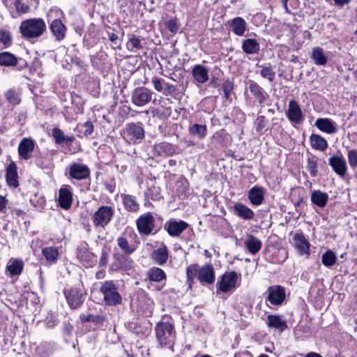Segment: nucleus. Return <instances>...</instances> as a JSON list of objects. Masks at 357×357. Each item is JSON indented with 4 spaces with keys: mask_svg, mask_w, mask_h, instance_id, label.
Returning <instances> with one entry per match:
<instances>
[{
    "mask_svg": "<svg viewBox=\"0 0 357 357\" xmlns=\"http://www.w3.org/2000/svg\"><path fill=\"white\" fill-rule=\"evenodd\" d=\"M187 279L192 284L197 278L202 284H211L215 281V271L211 264L199 267L197 264H191L186 268Z\"/></svg>",
    "mask_w": 357,
    "mask_h": 357,
    "instance_id": "1",
    "label": "nucleus"
},
{
    "mask_svg": "<svg viewBox=\"0 0 357 357\" xmlns=\"http://www.w3.org/2000/svg\"><path fill=\"white\" fill-rule=\"evenodd\" d=\"M46 29L43 19L34 17L23 20L20 23L19 31L23 38L30 40L40 38L45 32Z\"/></svg>",
    "mask_w": 357,
    "mask_h": 357,
    "instance_id": "2",
    "label": "nucleus"
},
{
    "mask_svg": "<svg viewBox=\"0 0 357 357\" xmlns=\"http://www.w3.org/2000/svg\"><path fill=\"white\" fill-rule=\"evenodd\" d=\"M157 340L160 345H169L175 340L174 325L168 321L158 323L155 328Z\"/></svg>",
    "mask_w": 357,
    "mask_h": 357,
    "instance_id": "3",
    "label": "nucleus"
},
{
    "mask_svg": "<svg viewBox=\"0 0 357 357\" xmlns=\"http://www.w3.org/2000/svg\"><path fill=\"white\" fill-rule=\"evenodd\" d=\"M100 292L103 295V301L106 305L115 306L121 303V296L113 281L108 280L103 282L100 287Z\"/></svg>",
    "mask_w": 357,
    "mask_h": 357,
    "instance_id": "4",
    "label": "nucleus"
},
{
    "mask_svg": "<svg viewBox=\"0 0 357 357\" xmlns=\"http://www.w3.org/2000/svg\"><path fill=\"white\" fill-rule=\"evenodd\" d=\"M114 210L109 206H100L92 215V222L96 227L105 228L111 221Z\"/></svg>",
    "mask_w": 357,
    "mask_h": 357,
    "instance_id": "5",
    "label": "nucleus"
},
{
    "mask_svg": "<svg viewBox=\"0 0 357 357\" xmlns=\"http://www.w3.org/2000/svg\"><path fill=\"white\" fill-rule=\"evenodd\" d=\"M136 225L140 234L148 236L155 227V218L150 212L142 214L137 219Z\"/></svg>",
    "mask_w": 357,
    "mask_h": 357,
    "instance_id": "6",
    "label": "nucleus"
},
{
    "mask_svg": "<svg viewBox=\"0 0 357 357\" xmlns=\"http://www.w3.org/2000/svg\"><path fill=\"white\" fill-rule=\"evenodd\" d=\"M153 93L146 87L139 86L135 88L131 96L132 102L137 107H143L152 99Z\"/></svg>",
    "mask_w": 357,
    "mask_h": 357,
    "instance_id": "7",
    "label": "nucleus"
},
{
    "mask_svg": "<svg viewBox=\"0 0 357 357\" xmlns=\"http://www.w3.org/2000/svg\"><path fill=\"white\" fill-rule=\"evenodd\" d=\"M238 280L236 272L229 271L225 273L216 284L217 291L227 292L234 289Z\"/></svg>",
    "mask_w": 357,
    "mask_h": 357,
    "instance_id": "8",
    "label": "nucleus"
},
{
    "mask_svg": "<svg viewBox=\"0 0 357 357\" xmlns=\"http://www.w3.org/2000/svg\"><path fill=\"white\" fill-rule=\"evenodd\" d=\"M123 133L125 139L132 142L144 137V130L142 127V123L140 122L128 123Z\"/></svg>",
    "mask_w": 357,
    "mask_h": 357,
    "instance_id": "9",
    "label": "nucleus"
},
{
    "mask_svg": "<svg viewBox=\"0 0 357 357\" xmlns=\"http://www.w3.org/2000/svg\"><path fill=\"white\" fill-rule=\"evenodd\" d=\"M266 301L273 305H280L285 299L286 294L284 287L280 285H273L266 291Z\"/></svg>",
    "mask_w": 357,
    "mask_h": 357,
    "instance_id": "10",
    "label": "nucleus"
},
{
    "mask_svg": "<svg viewBox=\"0 0 357 357\" xmlns=\"http://www.w3.org/2000/svg\"><path fill=\"white\" fill-rule=\"evenodd\" d=\"M287 116L290 122L295 124H300L303 121V112L296 100H291L289 102Z\"/></svg>",
    "mask_w": 357,
    "mask_h": 357,
    "instance_id": "11",
    "label": "nucleus"
},
{
    "mask_svg": "<svg viewBox=\"0 0 357 357\" xmlns=\"http://www.w3.org/2000/svg\"><path fill=\"white\" fill-rule=\"evenodd\" d=\"M50 30L57 42H61L66 36L67 27L60 19H55L50 22Z\"/></svg>",
    "mask_w": 357,
    "mask_h": 357,
    "instance_id": "12",
    "label": "nucleus"
},
{
    "mask_svg": "<svg viewBox=\"0 0 357 357\" xmlns=\"http://www.w3.org/2000/svg\"><path fill=\"white\" fill-rule=\"evenodd\" d=\"M64 294L68 303L71 308L75 309L78 307L83 302V294L79 288H71L65 291Z\"/></svg>",
    "mask_w": 357,
    "mask_h": 357,
    "instance_id": "13",
    "label": "nucleus"
},
{
    "mask_svg": "<svg viewBox=\"0 0 357 357\" xmlns=\"http://www.w3.org/2000/svg\"><path fill=\"white\" fill-rule=\"evenodd\" d=\"M59 206L63 209H69L73 202L72 188L69 185H63L59 189Z\"/></svg>",
    "mask_w": 357,
    "mask_h": 357,
    "instance_id": "14",
    "label": "nucleus"
},
{
    "mask_svg": "<svg viewBox=\"0 0 357 357\" xmlns=\"http://www.w3.org/2000/svg\"><path fill=\"white\" fill-rule=\"evenodd\" d=\"M35 147V142L29 138L22 139L18 146V153L21 158L29 160L32 156V153Z\"/></svg>",
    "mask_w": 357,
    "mask_h": 357,
    "instance_id": "15",
    "label": "nucleus"
},
{
    "mask_svg": "<svg viewBox=\"0 0 357 357\" xmlns=\"http://www.w3.org/2000/svg\"><path fill=\"white\" fill-rule=\"evenodd\" d=\"M188 227V224L183 220L171 219L165 224V228L171 236H178Z\"/></svg>",
    "mask_w": 357,
    "mask_h": 357,
    "instance_id": "16",
    "label": "nucleus"
},
{
    "mask_svg": "<svg viewBox=\"0 0 357 357\" xmlns=\"http://www.w3.org/2000/svg\"><path fill=\"white\" fill-rule=\"evenodd\" d=\"M69 175L74 179L83 180L89 177L90 170L85 165L74 163L70 167Z\"/></svg>",
    "mask_w": 357,
    "mask_h": 357,
    "instance_id": "17",
    "label": "nucleus"
},
{
    "mask_svg": "<svg viewBox=\"0 0 357 357\" xmlns=\"http://www.w3.org/2000/svg\"><path fill=\"white\" fill-rule=\"evenodd\" d=\"M329 165L340 176L343 177L345 176L347 166L346 160L342 156L334 155L330 158Z\"/></svg>",
    "mask_w": 357,
    "mask_h": 357,
    "instance_id": "18",
    "label": "nucleus"
},
{
    "mask_svg": "<svg viewBox=\"0 0 357 357\" xmlns=\"http://www.w3.org/2000/svg\"><path fill=\"white\" fill-rule=\"evenodd\" d=\"M234 215L245 220H252L255 217L254 211L241 202H236L233 206Z\"/></svg>",
    "mask_w": 357,
    "mask_h": 357,
    "instance_id": "19",
    "label": "nucleus"
},
{
    "mask_svg": "<svg viewBox=\"0 0 357 357\" xmlns=\"http://www.w3.org/2000/svg\"><path fill=\"white\" fill-rule=\"evenodd\" d=\"M315 126L321 132L327 134H333L337 132V129L334 122L328 118L317 119L315 122Z\"/></svg>",
    "mask_w": 357,
    "mask_h": 357,
    "instance_id": "20",
    "label": "nucleus"
},
{
    "mask_svg": "<svg viewBox=\"0 0 357 357\" xmlns=\"http://www.w3.org/2000/svg\"><path fill=\"white\" fill-rule=\"evenodd\" d=\"M192 75L195 82L200 84L208 80V71L207 68L200 64L194 66L192 68Z\"/></svg>",
    "mask_w": 357,
    "mask_h": 357,
    "instance_id": "21",
    "label": "nucleus"
},
{
    "mask_svg": "<svg viewBox=\"0 0 357 357\" xmlns=\"http://www.w3.org/2000/svg\"><path fill=\"white\" fill-rule=\"evenodd\" d=\"M15 162H11L6 167V181L9 186L17 188L19 185L18 174Z\"/></svg>",
    "mask_w": 357,
    "mask_h": 357,
    "instance_id": "22",
    "label": "nucleus"
},
{
    "mask_svg": "<svg viewBox=\"0 0 357 357\" xmlns=\"http://www.w3.org/2000/svg\"><path fill=\"white\" fill-rule=\"evenodd\" d=\"M153 150L157 155L162 156H171L176 152L174 146L165 142L155 144Z\"/></svg>",
    "mask_w": 357,
    "mask_h": 357,
    "instance_id": "23",
    "label": "nucleus"
},
{
    "mask_svg": "<svg viewBox=\"0 0 357 357\" xmlns=\"http://www.w3.org/2000/svg\"><path fill=\"white\" fill-rule=\"evenodd\" d=\"M264 190L263 188L254 186L248 191V199L252 204L259 206L264 201Z\"/></svg>",
    "mask_w": 357,
    "mask_h": 357,
    "instance_id": "24",
    "label": "nucleus"
},
{
    "mask_svg": "<svg viewBox=\"0 0 357 357\" xmlns=\"http://www.w3.org/2000/svg\"><path fill=\"white\" fill-rule=\"evenodd\" d=\"M266 324L269 328L283 331L287 328V322L282 319L280 316L276 314H270L267 316Z\"/></svg>",
    "mask_w": 357,
    "mask_h": 357,
    "instance_id": "25",
    "label": "nucleus"
},
{
    "mask_svg": "<svg viewBox=\"0 0 357 357\" xmlns=\"http://www.w3.org/2000/svg\"><path fill=\"white\" fill-rule=\"evenodd\" d=\"M293 240L296 248L301 255L309 254L310 244L303 234H296Z\"/></svg>",
    "mask_w": 357,
    "mask_h": 357,
    "instance_id": "26",
    "label": "nucleus"
},
{
    "mask_svg": "<svg viewBox=\"0 0 357 357\" xmlns=\"http://www.w3.org/2000/svg\"><path fill=\"white\" fill-rule=\"evenodd\" d=\"M231 27L233 33L238 36H243L246 30V22L245 20L241 17H236L228 22Z\"/></svg>",
    "mask_w": 357,
    "mask_h": 357,
    "instance_id": "27",
    "label": "nucleus"
},
{
    "mask_svg": "<svg viewBox=\"0 0 357 357\" xmlns=\"http://www.w3.org/2000/svg\"><path fill=\"white\" fill-rule=\"evenodd\" d=\"M311 59L317 66H325L328 62V56L324 50L320 47H313L311 53Z\"/></svg>",
    "mask_w": 357,
    "mask_h": 357,
    "instance_id": "28",
    "label": "nucleus"
},
{
    "mask_svg": "<svg viewBox=\"0 0 357 357\" xmlns=\"http://www.w3.org/2000/svg\"><path fill=\"white\" fill-rule=\"evenodd\" d=\"M244 245L250 254L255 255L260 250L262 243L256 236L249 235L248 238L245 240Z\"/></svg>",
    "mask_w": 357,
    "mask_h": 357,
    "instance_id": "29",
    "label": "nucleus"
},
{
    "mask_svg": "<svg viewBox=\"0 0 357 357\" xmlns=\"http://www.w3.org/2000/svg\"><path fill=\"white\" fill-rule=\"evenodd\" d=\"M328 200V195L321 190H314L311 195V201L316 206L324 208L326 206Z\"/></svg>",
    "mask_w": 357,
    "mask_h": 357,
    "instance_id": "30",
    "label": "nucleus"
},
{
    "mask_svg": "<svg viewBox=\"0 0 357 357\" xmlns=\"http://www.w3.org/2000/svg\"><path fill=\"white\" fill-rule=\"evenodd\" d=\"M242 50L247 54H255L259 51V44L257 40L248 38L243 42Z\"/></svg>",
    "mask_w": 357,
    "mask_h": 357,
    "instance_id": "31",
    "label": "nucleus"
},
{
    "mask_svg": "<svg viewBox=\"0 0 357 357\" xmlns=\"http://www.w3.org/2000/svg\"><path fill=\"white\" fill-rule=\"evenodd\" d=\"M310 142L312 149L319 151H324L328 146L326 140L319 135L312 134L310 137Z\"/></svg>",
    "mask_w": 357,
    "mask_h": 357,
    "instance_id": "32",
    "label": "nucleus"
},
{
    "mask_svg": "<svg viewBox=\"0 0 357 357\" xmlns=\"http://www.w3.org/2000/svg\"><path fill=\"white\" fill-rule=\"evenodd\" d=\"M125 208L130 212H137L139 209V205L134 196L130 195H121Z\"/></svg>",
    "mask_w": 357,
    "mask_h": 357,
    "instance_id": "33",
    "label": "nucleus"
},
{
    "mask_svg": "<svg viewBox=\"0 0 357 357\" xmlns=\"http://www.w3.org/2000/svg\"><path fill=\"white\" fill-rule=\"evenodd\" d=\"M17 57L8 52L0 53V66H15L17 64Z\"/></svg>",
    "mask_w": 357,
    "mask_h": 357,
    "instance_id": "34",
    "label": "nucleus"
},
{
    "mask_svg": "<svg viewBox=\"0 0 357 357\" xmlns=\"http://www.w3.org/2000/svg\"><path fill=\"white\" fill-rule=\"evenodd\" d=\"M147 276L149 280L158 282L166 280L167 278L164 271L158 267L150 268L147 273Z\"/></svg>",
    "mask_w": 357,
    "mask_h": 357,
    "instance_id": "35",
    "label": "nucleus"
},
{
    "mask_svg": "<svg viewBox=\"0 0 357 357\" xmlns=\"http://www.w3.org/2000/svg\"><path fill=\"white\" fill-rule=\"evenodd\" d=\"M189 133L199 139L204 138L207 134V129L205 125L193 124L189 127Z\"/></svg>",
    "mask_w": 357,
    "mask_h": 357,
    "instance_id": "36",
    "label": "nucleus"
},
{
    "mask_svg": "<svg viewBox=\"0 0 357 357\" xmlns=\"http://www.w3.org/2000/svg\"><path fill=\"white\" fill-rule=\"evenodd\" d=\"M152 257L158 264L162 265L165 264L168 258L167 248L163 246L154 250L152 253Z\"/></svg>",
    "mask_w": 357,
    "mask_h": 357,
    "instance_id": "37",
    "label": "nucleus"
},
{
    "mask_svg": "<svg viewBox=\"0 0 357 357\" xmlns=\"http://www.w3.org/2000/svg\"><path fill=\"white\" fill-rule=\"evenodd\" d=\"M126 47L132 52H137L138 50L143 48L141 39L135 35H129Z\"/></svg>",
    "mask_w": 357,
    "mask_h": 357,
    "instance_id": "38",
    "label": "nucleus"
},
{
    "mask_svg": "<svg viewBox=\"0 0 357 357\" xmlns=\"http://www.w3.org/2000/svg\"><path fill=\"white\" fill-rule=\"evenodd\" d=\"M251 93L255 96L259 103L264 102L266 98L263 89L257 83L252 82L249 86Z\"/></svg>",
    "mask_w": 357,
    "mask_h": 357,
    "instance_id": "39",
    "label": "nucleus"
},
{
    "mask_svg": "<svg viewBox=\"0 0 357 357\" xmlns=\"http://www.w3.org/2000/svg\"><path fill=\"white\" fill-rule=\"evenodd\" d=\"M42 253L49 262H55L59 257L57 248L53 246L44 248Z\"/></svg>",
    "mask_w": 357,
    "mask_h": 357,
    "instance_id": "40",
    "label": "nucleus"
},
{
    "mask_svg": "<svg viewBox=\"0 0 357 357\" xmlns=\"http://www.w3.org/2000/svg\"><path fill=\"white\" fill-rule=\"evenodd\" d=\"M337 260V257L332 250H327L321 257V262L326 267L333 266Z\"/></svg>",
    "mask_w": 357,
    "mask_h": 357,
    "instance_id": "41",
    "label": "nucleus"
},
{
    "mask_svg": "<svg viewBox=\"0 0 357 357\" xmlns=\"http://www.w3.org/2000/svg\"><path fill=\"white\" fill-rule=\"evenodd\" d=\"M23 269V262L22 260L15 259L8 266L7 270L11 275H20Z\"/></svg>",
    "mask_w": 357,
    "mask_h": 357,
    "instance_id": "42",
    "label": "nucleus"
},
{
    "mask_svg": "<svg viewBox=\"0 0 357 357\" xmlns=\"http://www.w3.org/2000/svg\"><path fill=\"white\" fill-rule=\"evenodd\" d=\"M5 96L6 100L13 105H19L21 102L20 93L14 89H8L6 92Z\"/></svg>",
    "mask_w": 357,
    "mask_h": 357,
    "instance_id": "43",
    "label": "nucleus"
},
{
    "mask_svg": "<svg viewBox=\"0 0 357 357\" xmlns=\"http://www.w3.org/2000/svg\"><path fill=\"white\" fill-rule=\"evenodd\" d=\"M117 245L125 253L131 254L135 251V248L130 245L128 241L123 236H119L117 240Z\"/></svg>",
    "mask_w": 357,
    "mask_h": 357,
    "instance_id": "44",
    "label": "nucleus"
},
{
    "mask_svg": "<svg viewBox=\"0 0 357 357\" xmlns=\"http://www.w3.org/2000/svg\"><path fill=\"white\" fill-rule=\"evenodd\" d=\"M13 38L8 31L1 29L0 30V43L3 45V48L10 47L12 44Z\"/></svg>",
    "mask_w": 357,
    "mask_h": 357,
    "instance_id": "45",
    "label": "nucleus"
},
{
    "mask_svg": "<svg viewBox=\"0 0 357 357\" xmlns=\"http://www.w3.org/2000/svg\"><path fill=\"white\" fill-rule=\"evenodd\" d=\"M260 74L264 78L268 79L270 82H273L275 76V73L270 66H262Z\"/></svg>",
    "mask_w": 357,
    "mask_h": 357,
    "instance_id": "46",
    "label": "nucleus"
},
{
    "mask_svg": "<svg viewBox=\"0 0 357 357\" xmlns=\"http://www.w3.org/2000/svg\"><path fill=\"white\" fill-rule=\"evenodd\" d=\"M256 130L259 134H263L266 130V123L265 117L264 116H259L256 119Z\"/></svg>",
    "mask_w": 357,
    "mask_h": 357,
    "instance_id": "47",
    "label": "nucleus"
},
{
    "mask_svg": "<svg viewBox=\"0 0 357 357\" xmlns=\"http://www.w3.org/2000/svg\"><path fill=\"white\" fill-rule=\"evenodd\" d=\"M52 137L56 144H61L64 143L65 135L63 132L59 128H54L52 130Z\"/></svg>",
    "mask_w": 357,
    "mask_h": 357,
    "instance_id": "48",
    "label": "nucleus"
},
{
    "mask_svg": "<svg viewBox=\"0 0 357 357\" xmlns=\"http://www.w3.org/2000/svg\"><path fill=\"white\" fill-rule=\"evenodd\" d=\"M348 160L350 167L352 169L357 167V150L351 149L348 152Z\"/></svg>",
    "mask_w": 357,
    "mask_h": 357,
    "instance_id": "49",
    "label": "nucleus"
},
{
    "mask_svg": "<svg viewBox=\"0 0 357 357\" xmlns=\"http://www.w3.org/2000/svg\"><path fill=\"white\" fill-rule=\"evenodd\" d=\"M77 128H81L84 129L83 135L84 137H88L91 135L93 131V126L92 123L90 121H86L83 124L78 125Z\"/></svg>",
    "mask_w": 357,
    "mask_h": 357,
    "instance_id": "50",
    "label": "nucleus"
},
{
    "mask_svg": "<svg viewBox=\"0 0 357 357\" xmlns=\"http://www.w3.org/2000/svg\"><path fill=\"white\" fill-rule=\"evenodd\" d=\"M307 169L309 171L310 174L312 176H315L317 175V162L314 159L309 158L307 160Z\"/></svg>",
    "mask_w": 357,
    "mask_h": 357,
    "instance_id": "51",
    "label": "nucleus"
},
{
    "mask_svg": "<svg viewBox=\"0 0 357 357\" xmlns=\"http://www.w3.org/2000/svg\"><path fill=\"white\" fill-rule=\"evenodd\" d=\"M166 27L172 33H176L179 29V26L176 19H171L166 23Z\"/></svg>",
    "mask_w": 357,
    "mask_h": 357,
    "instance_id": "52",
    "label": "nucleus"
},
{
    "mask_svg": "<svg viewBox=\"0 0 357 357\" xmlns=\"http://www.w3.org/2000/svg\"><path fill=\"white\" fill-rule=\"evenodd\" d=\"M233 89V83L229 81H225L222 84V89L224 91V96L226 99H228L230 96V92Z\"/></svg>",
    "mask_w": 357,
    "mask_h": 357,
    "instance_id": "53",
    "label": "nucleus"
},
{
    "mask_svg": "<svg viewBox=\"0 0 357 357\" xmlns=\"http://www.w3.org/2000/svg\"><path fill=\"white\" fill-rule=\"evenodd\" d=\"M164 82H165L164 79L158 77H155L152 79V83L153 84L154 89L155 91L158 92L162 91L164 87Z\"/></svg>",
    "mask_w": 357,
    "mask_h": 357,
    "instance_id": "54",
    "label": "nucleus"
},
{
    "mask_svg": "<svg viewBox=\"0 0 357 357\" xmlns=\"http://www.w3.org/2000/svg\"><path fill=\"white\" fill-rule=\"evenodd\" d=\"M14 5L18 13H24L29 9L28 6L22 3L21 0H15Z\"/></svg>",
    "mask_w": 357,
    "mask_h": 357,
    "instance_id": "55",
    "label": "nucleus"
},
{
    "mask_svg": "<svg viewBox=\"0 0 357 357\" xmlns=\"http://www.w3.org/2000/svg\"><path fill=\"white\" fill-rule=\"evenodd\" d=\"M163 84L164 87L162 92L165 96H170L176 91V87L174 85L167 82H164Z\"/></svg>",
    "mask_w": 357,
    "mask_h": 357,
    "instance_id": "56",
    "label": "nucleus"
},
{
    "mask_svg": "<svg viewBox=\"0 0 357 357\" xmlns=\"http://www.w3.org/2000/svg\"><path fill=\"white\" fill-rule=\"evenodd\" d=\"M8 201L5 197L0 195V212L3 211L7 206Z\"/></svg>",
    "mask_w": 357,
    "mask_h": 357,
    "instance_id": "57",
    "label": "nucleus"
},
{
    "mask_svg": "<svg viewBox=\"0 0 357 357\" xmlns=\"http://www.w3.org/2000/svg\"><path fill=\"white\" fill-rule=\"evenodd\" d=\"M99 319H100L99 316H96V315H93V314L88 315L85 318V320L88 322H98L99 321Z\"/></svg>",
    "mask_w": 357,
    "mask_h": 357,
    "instance_id": "58",
    "label": "nucleus"
},
{
    "mask_svg": "<svg viewBox=\"0 0 357 357\" xmlns=\"http://www.w3.org/2000/svg\"><path fill=\"white\" fill-rule=\"evenodd\" d=\"M75 140V137L73 135L71 136H66L64 137V143L69 145Z\"/></svg>",
    "mask_w": 357,
    "mask_h": 357,
    "instance_id": "59",
    "label": "nucleus"
},
{
    "mask_svg": "<svg viewBox=\"0 0 357 357\" xmlns=\"http://www.w3.org/2000/svg\"><path fill=\"white\" fill-rule=\"evenodd\" d=\"M337 6H344V5L349 3L351 0H333Z\"/></svg>",
    "mask_w": 357,
    "mask_h": 357,
    "instance_id": "60",
    "label": "nucleus"
},
{
    "mask_svg": "<svg viewBox=\"0 0 357 357\" xmlns=\"http://www.w3.org/2000/svg\"><path fill=\"white\" fill-rule=\"evenodd\" d=\"M305 357H323V356L316 352H310L305 355Z\"/></svg>",
    "mask_w": 357,
    "mask_h": 357,
    "instance_id": "61",
    "label": "nucleus"
},
{
    "mask_svg": "<svg viewBox=\"0 0 357 357\" xmlns=\"http://www.w3.org/2000/svg\"><path fill=\"white\" fill-rule=\"evenodd\" d=\"M107 258L106 255H102V257H101V259L100 260V264L101 266H104V265H105L107 264Z\"/></svg>",
    "mask_w": 357,
    "mask_h": 357,
    "instance_id": "62",
    "label": "nucleus"
},
{
    "mask_svg": "<svg viewBox=\"0 0 357 357\" xmlns=\"http://www.w3.org/2000/svg\"><path fill=\"white\" fill-rule=\"evenodd\" d=\"M109 40L112 42L118 39V36L116 34L112 33L109 35Z\"/></svg>",
    "mask_w": 357,
    "mask_h": 357,
    "instance_id": "63",
    "label": "nucleus"
},
{
    "mask_svg": "<svg viewBox=\"0 0 357 357\" xmlns=\"http://www.w3.org/2000/svg\"><path fill=\"white\" fill-rule=\"evenodd\" d=\"M168 164L169 166H175L176 165V160L174 159H170L168 161Z\"/></svg>",
    "mask_w": 357,
    "mask_h": 357,
    "instance_id": "64",
    "label": "nucleus"
}]
</instances>
